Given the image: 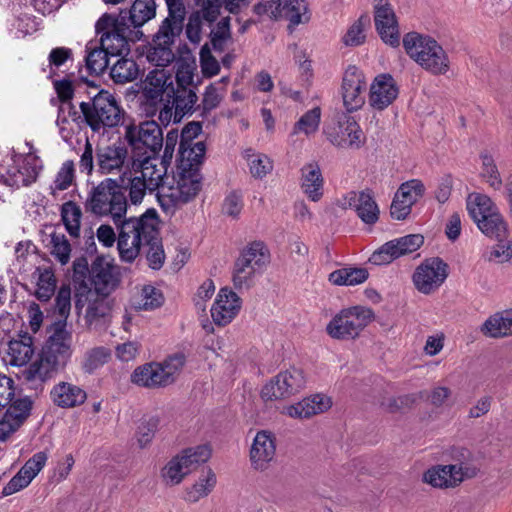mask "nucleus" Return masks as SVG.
<instances>
[{
    "label": "nucleus",
    "instance_id": "obj_1",
    "mask_svg": "<svg viewBox=\"0 0 512 512\" xmlns=\"http://www.w3.org/2000/svg\"><path fill=\"white\" fill-rule=\"evenodd\" d=\"M198 130H181L179 159L172 180L162 187L159 201L164 209L179 207L192 201L202 188L200 167L206 146L203 141L193 143Z\"/></svg>",
    "mask_w": 512,
    "mask_h": 512
},
{
    "label": "nucleus",
    "instance_id": "obj_2",
    "mask_svg": "<svg viewBox=\"0 0 512 512\" xmlns=\"http://www.w3.org/2000/svg\"><path fill=\"white\" fill-rule=\"evenodd\" d=\"M159 218L155 209L139 217H130L118 226V251L122 261L132 263L147 247L146 259L150 268L159 270L165 262V252L159 237Z\"/></svg>",
    "mask_w": 512,
    "mask_h": 512
},
{
    "label": "nucleus",
    "instance_id": "obj_3",
    "mask_svg": "<svg viewBox=\"0 0 512 512\" xmlns=\"http://www.w3.org/2000/svg\"><path fill=\"white\" fill-rule=\"evenodd\" d=\"M406 53L421 68L433 75H443L450 67L447 53L442 46L430 36L410 32L403 38Z\"/></svg>",
    "mask_w": 512,
    "mask_h": 512
},
{
    "label": "nucleus",
    "instance_id": "obj_4",
    "mask_svg": "<svg viewBox=\"0 0 512 512\" xmlns=\"http://www.w3.org/2000/svg\"><path fill=\"white\" fill-rule=\"evenodd\" d=\"M79 112L82 119L79 125L86 123L90 128H135L133 124L126 123L123 111L118 106L115 98L107 91H99L93 98L92 103L81 102Z\"/></svg>",
    "mask_w": 512,
    "mask_h": 512
},
{
    "label": "nucleus",
    "instance_id": "obj_5",
    "mask_svg": "<svg viewBox=\"0 0 512 512\" xmlns=\"http://www.w3.org/2000/svg\"><path fill=\"white\" fill-rule=\"evenodd\" d=\"M95 29L100 34V45L110 57H121L130 52V42L139 39L142 32L133 30L126 23V16L120 14L114 17L109 14L102 15L96 22Z\"/></svg>",
    "mask_w": 512,
    "mask_h": 512
},
{
    "label": "nucleus",
    "instance_id": "obj_6",
    "mask_svg": "<svg viewBox=\"0 0 512 512\" xmlns=\"http://www.w3.org/2000/svg\"><path fill=\"white\" fill-rule=\"evenodd\" d=\"M87 205L97 216L111 217L117 227L124 221L127 212V199L116 180L106 178L93 187Z\"/></svg>",
    "mask_w": 512,
    "mask_h": 512
},
{
    "label": "nucleus",
    "instance_id": "obj_7",
    "mask_svg": "<svg viewBox=\"0 0 512 512\" xmlns=\"http://www.w3.org/2000/svg\"><path fill=\"white\" fill-rule=\"evenodd\" d=\"M467 211L487 237L500 239L507 233V223L492 199L482 193H471L466 200Z\"/></svg>",
    "mask_w": 512,
    "mask_h": 512
},
{
    "label": "nucleus",
    "instance_id": "obj_8",
    "mask_svg": "<svg viewBox=\"0 0 512 512\" xmlns=\"http://www.w3.org/2000/svg\"><path fill=\"white\" fill-rule=\"evenodd\" d=\"M211 457V449L207 445H198L183 449L174 455L161 469L160 478L166 486H176L206 463Z\"/></svg>",
    "mask_w": 512,
    "mask_h": 512
},
{
    "label": "nucleus",
    "instance_id": "obj_9",
    "mask_svg": "<svg viewBox=\"0 0 512 512\" xmlns=\"http://www.w3.org/2000/svg\"><path fill=\"white\" fill-rule=\"evenodd\" d=\"M374 312L365 306L342 309L326 327L329 336L338 340L355 339L373 321Z\"/></svg>",
    "mask_w": 512,
    "mask_h": 512
},
{
    "label": "nucleus",
    "instance_id": "obj_10",
    "mask_svg": "<svg viewBox=\"0 0 512 512\" xmlns=\"http://www.w3.org/2000/svg\"><path fill=\"white\" fill-rule=\"evenodd\" d=\"M41 169V159L30 149L26 154L13 155L1 178L5 185L19 189L34 183Z\"/></svg>",
    "mask_w": 512,
    "mask_h": 512
},
{
    "label": "nucleus",
    "instance_id": "obj_11",
    "mask_svg": "<svg viewBox=\"0 0 512 512\" xmlns=\"http://www.w3.org/2000/svg\"><path fill=\"white\" fill-rule=\"evenodd\" d=\"M448 277V265L439 257L425 259L414 270L412 282L424 295L436 292Z\"/></svg>",
    "mask_w": 512,
    "mask_h": 512
},
{
    "label": "nucleus",
    "instance_id": "obj_12",
    "mask_svg": "<svg viewBox=\"0 0 512 512\" xmlns=\"http://www.w3.org/2000/svg\"><path fill=\"white\" fill-rule=\"evenodd\" d=\"M306 384L303 371L290 368L273 377L261 390L264 400H281L299 393Z\"/></svg>",
    "mask_w": 512,
    "mask_h": 512
},
{
    "label": "nucleus",
    "instance_id": "obj_13",
    "mask_svg": "<svg viewBox=\"0 0 512 512\" xmlns=\"http://www.w3.org/2000/svg\"><path fill=\"white\" fill-rule=\"evenodd\" d=\"M181 26L170 25L168 21H163L158 32L153 38V48L149 51L148 59L156 66L164 67L174 60V53L171 46L175 39L182 32Z\"/></svg>",
    "mask_w": 512,
    "mask_h": 512
},
{
    "label": "nucleus",
    "instance_id": "obj_14",
    "mask_svg": "<svg viewBox=\"0 0 512 512\" xmlns=\"http://www.w3.org/2000/svg\"><path fill=\"white\" fill-rule=\"evenodd\" d=\"M338 205L343 209L354 210L366 224H374L379 219V207L369 189L346 193L338 200Z\"/></svg>",
    "mask_w": 512,
    "mask_h": 512
},
{
    "label": "nucleus",
    "instance_id": "obj_15",
    "mask_svg": "<svg viewBox=\"0 0 512 512\" xmlns=\"http://www.w3.org/2000/svg\"><path fill=\"white\" fill-rule=\"evenodd\" d=\"M374 21L381 39L393 47L400 43L398 22L388 0H374Z\"/></svg>",
    "mask_w": 512,
    "mask_h": 512
},
{
    "label": "nucleus",
    "instance_id": "obj_16",
    "mask_svg": "<svg viewBox=\"0 0 512 512\" xmlns=\"http://www.w3.org/2000/svg\"><path fill=\"white\" fill-rule=\"evenodd\" d=\"M366 90L365 77L361 70L355 66H349L343 76L342 97L347 111H355L365 102Z\"/></svg>",
    "mask_w": 512,
    "mask_h": 512
},
{
    "label": "nucleus",
    "instance_id": "obj_17",
    "mask_svg": "<svg viewBox=\"0 0 512 512\" xmlns=\"http://www.w3.org/2000/svg\"><path fill=\"white\" fill-rule=\"evenodd\" d=\"M169 166L170 163L164 162V159L149 155L139 161L135 174L146 182L150 192L158 190L159 197L162 187L168 183L166 174Z\"/></svg>",
    "mask_w": 512,
    "mask_h": 512
},
{
    "label": "nucleus",
    "instance_id": "obj_18",
    "mask_svg": "<svg viewBox=\"0 0 512 512\" xmlns=\"http://www.w3.org/2000/svg\"><path fill=\"white\" fill-rule=\"evenodd\" d=\"M469 476L468 469L459 465H434L423 473L422 481L433 488L447 489L458 486Z\"/></svg>",
    "mask_w": 512,
    "mask_h": 512
},
{
    "label": "nucleus",
    "instance_id": "obj_19",
    "mask_svg": "<svg viewBox=\"0 0 512 512\" xmlns=\"http://www.w3.org/2000/svg\"><path fill=\"white\" fill-rule=\"evenodd\" d=\"M242 306L241 298L231 289L222 288L211 307V317L218 326H226L239 314Z\"/></svg>",
    "mask_w": 512,
    "mask_h": 512
},
{
    "label": "nucleus",
    "instance_id": "obj_20",
    "mask_svg": "<svg viewBox=\"0 0 512 512\" xmlns=\"http://www.w3.org/2000/svg\"><path fill=\"white\" fill-rule=\"evenodd\" d=\"M276 454V440L274 435L261 430L255 435L249 453L251 467L257 471H264L274 460Z\"/></svg>",
    "mask_w": 512,
    "mask_h": 512
},
{
    "label": "nucleus",
    "instance_id": "obj_21",
    "mask_svg": "<svg viewBox=\"0 0 512 512\" xmlns=\"http://www.w3.org/2000/svg\"><path fill=\"white\" fill-rule=\"evenodd\" d=\"M87 307L84 314L85 327L89 330H97L110 322L112 306L103 295L89 292Z\"/></svg>",
    "mask_w": 512,
    "mask_h": 512
},
{
    "label": "nucleus",
    "instance_id": "obj_22",
    "mask_svg": "<svg viewBox=\"0 0 512 512\" xmlns=\"http://www.w3.org/2000/svg\"><path fill=\"white\" fill-rule=\"evenodd\" d=\"M53 84L61 101L56 120L57 125H79V120L82 119V116L70 101L73 95L71 81L67 79L55 80Z\"/></svg>",
    "mask_w": 512,
    "mask_h": 512
},
{
    "label": "nucleus",
    "instance_id": "obj_23",
    "mask_svg": "<svg viewBox=\"0 0 512 512\" xmlns=\"http://www.w3.org/2000/svg\"><path fill=\"white\" fill-rule=\"evenodd\" d=\"M300 187L313 202L321 200L324 194V177L318 162L310 161L300 169Z\"/></svg>",
    "mask_w": 512,
    "mask_h": 512
},
{
    "label": "nucleus",
    "instance_id": "obj_24",
    "mask_svg": "<svg viewBox=\"0 0 512 512\" xmlns=\"http://www.w3.org/2000/svg\"><path fill=\"white\" fill-rule=\"evenodd\" d=\"M332 406L330 397L324 394H315L306 397L296 404L285 407L284 413L292 418L304 419L324 413Z\"/></svg>",
    "mask_w": 512,
    "mask_h": 512
},
{
    "label": "nucleus",
    "instance_id": "obj_25",
    "mask_svg": "<svg viewBox=\"0 0 512 512\" xmlns=\"http://www.w3.org/2000/svg\"><path fill=\"white\" fill-rule=\"evenodd\" d=\"M172 97L173 105L164 106L158 115V120L164 127H167L170 123H180L182 118L191 112L197 100V95L194 91L187 92V97H182L180 94L172 95Z\"/></svg>",
    "mask_w": 512,
    "mask_h": 512
},
{
    "label": "nucleus",
    "instance_id": "obj_26",
    "mask_svg": "<svg viewBox=\"0 0 512 512\" xmlns=\"http://www.w3.org/2000/svg\"><path fill=\"white\" fill-rule=\"evenodd\" d=\"M398 88L390 75H379L375 78L370 88V104L373 108L383 110L397 97Z\"/></svg>",
    "mask_w": 512,
    "mask_h": 512
},
{
    "label": "nucleus",
    "instance_id": "obj_27",
    "mask_svg": "<svg viewBox=\"0 0 512 512\" xmlns=\"http://www.w3.org/2000/svg\"><path fill=\"white\" fill-rule=\"evenodd\" d=\"M52 402L60 408H74L87 399L86 391L70 382H59L50 391Z\"/></svg>",
    "mask_w": 512,
    "mask_h": 512
},
{
    "label": "nucleus",
    "instance_id": "obj_28",
    "mask_svg": "<svg viewBox=\"0 0 512 512\" xmlns=\"http://www.w3.org/2000/svg\"><path fill=\"white\" fill-rule=\"evenodd\" d=\"M272 7L276 11V20H287L290 29L306 23L310 19L305 0H276V5H272Z\"/></svg>",
    "mask_w": 512,
    "mask_h": 512
},
{
    "label": "nucleus",
    "instance_id": "obj_29",
    "mask_svg": "<svg viewBox=\"0 0 512 512\" xmlns=\"http://www.w3.org/2000/svg\"><path fill=\"white\" fill-rule=\"evenodd\" d=\"M143 90L147 98L157 100L164 94L168 98L175 94L172 77L164 69L150 71L143 83Z\"/></svg>",
    "mask_w": 512,
    "mask_h": 512
},
{
    "label": "nucleus",
    "instance_id": "obj_30",
    "mask_svg": "<svg viewBox=\"0 0 512 512\" xmlns=\"http://www.w3.org/2000/svg\"><path fill=\"white\" fill-rule=\"evenodd\" d=\"M91 278L97 295L107 296L117 285L114 267L101 259L92 264Z\"/></svg>",
    "mask_w": 512,
    "mask_h": 512
},
{
    "label": "nucleus",
    "instance_id": "obj_31",
    "mask_svg": "<svg viewBox=\"0 0 512 512\" xmlns=\"http://www.w3.org/2000/svg\"><path fill=\"white\" fill-rule=\"evenodd\" d=\"M72 333L67 329V322L59 320L52 325V333L49 337V350L56 354L57 358L64 361L71 354Z\"/></svg>",
    "mask_w": 512,
    "mask_h": 512
},
{
    "label": "nucleus",
    "instance_id": "obj_32",
    "mask_svg": "<svg viewBox=\"0 0 512 512\" xmlns=\"http://www.w3.org/2000/svg\"><path fill=\"white\" fill-rule=\"evenodd\" d=\"M480 331L490 338L512 336V309L497 312L488 317Z\"/></svg>",
    "mask_w": 512,
    "mask_h": 512
},
{
    "label": "nucleus",
    "instance_id": "obj_33",
    "mask_svg": "<svg viewBox=\"0 0 512 512\" xmlns=\"http://www.w3.org/2000/svg\"><path fill=\"white\" fill-rule=\"evenodd\" d=\"M131 382L145 388H161L168 386L158 362H150L138 366L131 374Z\"/></svg>",
    "mask_w": 512,
    "mask_h": 512
},
{
    "label": "nucleus",
    "instance_id": "obj_34",
    "mask_svg": "<svg viewBox=\"0 0 512 512\" xmlns=\"http://www.w3.org/2000/svg\"><path fill=\"white\" fill-rule=\"evenodd\" d=\"M217 477L215 472L206 467L202 469L197 480L185 489L184 499L190 503H196L200 499L207 497L215 488Z\"/></svg>",
    "mask_w": 512,
    "mask_h": 512
},
{
    "label": "nucleus",
    "instance_id": "obj_35",
    "mask_svg": "<svg viewBox=\"0 0 512 512\" xmlns=\"http://www.w3.org/2000/svg\"><path fill=\"white\" fill-rule=\"evenodd\" d=\"M163 130H126V138L134 149L146 147L156 155L163 146Z\"/></svg>",
    "mask_w": 512,
    "mask_h": 512
},
{
    "label": "nucleus",
    "instance_id": "obj_36",
    "mask_svg": "<svg viewBox=\"0 0 512 512\" xmlns=\"http://www.w3.org/2000/svg\"><path fill=\"white\" fill-rule=\"evenodd\" d=\"M238 257L259 273L270 263V251L267 245L260 240L248 243Z\"/></svg>",
    "mask_w": 512,
    "mask_h": 512
},
{
    "label": "nucleus",
    "instance_id": "obj_37",
    "mask_svg": "<svg viewBox=\"0 0 512 512\" xmlns=\"http://www.w3.org/2000/svg\"><path fill=\"white\" fill-rule=\"evenodd\" d=\"M120 14L126 16V22L129 21V26L134 30L155 17L156 3L154 0H134L128 12L122 11Z\"/></svg>",
    "mask_w": 512,
    "mask_h": 512
},
{
    "label": "nucleus",
    "instance_id": "obj_38",
    "mask_svg": "<svg viewBox=\"0 0 512 512\" xmlns=\"http://www.w3.org/2000/svg\"><path fill=\"white\" fill-rule=\"evenodd\" d=\"M59 359L50 353L42 356L39 361L32 363L24 372V377L29 382L40 383L52 377L57 370Z\"/></svg>",
    "mask_w": 512,
    "mask_h": 512
},
{
    "label": "nucleus",
    "instance_id": "obj_39",
    "mask_svg": "<svg viewBox=\"0 0 512 512\" xmlns=\"http://www.w3.org/2000/svg\"><path fill=\"white\" fill-rule=\"evenodd\" d=\"M330 143L338 148L359 149L366 142L363 130H325Z\"/></svg>",
    "mask_w": 512,
    "mask_h": 512
},
{
    "label": "nucleus",
    "instance_id": "obj_40",
    "mask_svg": "<svg viewBox=\"0 0 512 512\" xmlns=\"http://www.w3.org/2000/svg\"><path fill=\"white\" fill-rule=\"evenodd\" d=\"M32 344V338L28 335L11 340L8 344L7 362L12 366L26 365L34 353Z\"/></svg>",
    "mask_w": 512,
    "mask_h": 512
},
{
    "label": "nucleus",
    "instance_id": "obj_41",
    "mask_svg": "<svg viewBox=\"0 0 512 512\" xmlns=\"http://www.w3.org/2000/svg\"><path fill=\"white\" fill-rule=\"evenodd\" d=\"M369 276L365 268L344 267L331 272L328 280L337 286H355L362 284Z\"/></svg>",
    "mask_w": 512,
    "mask_h": 512
},
{
    "label": "nucleus",
    "instance_id": "obj_42",
    "mask_svg": "<svg viewBox=\"0 0 512 512\" xmlns=\"http://www.w3.org/2000/svg\"><path fill=\"white\" fill-rule=\"evenodd\" d=\"M127 157L124 147H106L98 153V164L103 173H112L120 170Z\"/></svg>",
    "mask_w": 512,
    "mask_h": 512
},
{
    "label": "nucleus",
    "instance_id": "obj_43",
    "mask_svg": "<svg viewBox=\"0 0 512 512\" xmlns=\"http://www.w3.org/2000/svg\"><path fill=\"white\" fill-rule=\"evenodd\" d=\"M139 73L137 64L132 59L121 56L110 70V76L115 83L125 84L134 81Z\"/></svg>",
    "mask_w": 512,
    "mask_h": 512
},
{
    "label": "nucleus",
    "instance_id": "obj_44",
    "mask_svg": "<svg viewBox=\"0 0 512 512\" xmlns=\"http://www.w3.org/2000/svg\"><path fill=\"white\" fill-rule=\"evenodd\" d=\"M247 161L251 175L256 179H262L273 169L271 159L261 153H255L252 149H247L243 154Z\"/></svg>",
    "mask_w": 512,
    "mask_h": 512
},
{
    "label": "nucleus",
    "instance_id": "obj_45",
    "mask_svg": "<svg viewBox=\"0 0 512 512\" xmlns=\"http://www.w3.org/2000/svg\"><path fill=\"white\" fill-rule=\"evenodd\" d=\"M112 352L108 347L97 346L86 351L82 368L86 373H94L111 359Z\"/></svg>",
    "mask_w": 512,
    "mask_h": 512
},
{
    "label": "nucleus",
    "instance_id": "obj_46",
    "mask_svg": "<svg viewBox=\"0 0 512 512\" xmlns=\"http://www.w3.org/2000/svg\"><path fill=\"white\" fill-rule=\"evenodd\" d=\"M259 274L257 270L246 264L239 257L236 259L233 267L232 282L236 289H248L253 283L256 275Z\"/></svg>",
    "mask_w": 512,
    "mask_h": 512
},
{
    "label": "nucleus",
    "instance_id": "obj_47",
    "mask_svg": "<svg viewBox=\"0 0 512 512\" xmlns=\"http://www.w3.org/2000/svg\"><path fill=\"white\" fill-rule=\"evenodd\" d=\"M61 217L68 233L73 237H77L80 232L82 217L80 207L72 201L64 203L61 208Z\"/></svg>",
    "mask_w": 512,
    "mask_h": 512
},
{
    "label": "nucleus",
    "instance_id": "obj_48",
    "mask_svg": "<svg viewBox=\"0 0 512 512\" xmlns=\"http://www.w3.org/2000/svg\"><path fill=\"white\" fill-rule=\"evenodd\" d=\"M85 57L86 67L90 73L101 74L109 64V54L100 45H88Z\"/></svg>",
    "mask_w": 512,
    "mask_h": 512
},
{
    "label": "nucleus",
    "instance_id": "obj_49",
    "mask_svg": "<svg viewBox=\"0 0 512 512\" xmlns=\"http://www.w3.org/2000/svg\"><path fill=\"white\" fill-rule=\"evenodd\" d=\"M480 158L482 162L481 177L491 188L494 190H500L503 182L493 157L489 154L483 153Z\"/></svg>",
    "mask_w": 512,
    "mask_h": 512
},
{
    "label": "nucleus",
    "instance_id": "obj_50",
    "mask_svg": "<svg viewBox=\"0 0 512 512\" xmlns=\"http://www.w3.org/2000/svg\"><path fill=\"white\" fill-rule=\"evenodd\" d=\"M195 64L188 62H180L177 65L175 79L177 82L178 89L175 90V94H180L182 97H187V92L192 91L187 89L193 82Z\"/></svg>",
    "mask_w": 512,
    "mask_h": 512
},
{
    "label": "nucleus",
    "instance_id": "obj_51",
    "mask_svg": "<svg viewBox=\"0 0 512 512\" xmlns=\"http://www.w3.org/2000/svg\"><path fill=\"white\" fill-rule=\"evenodd\" d=\"M184 364L185 356L182 353L174 354L165 359L163 362L158 363L167 385L174 383Z\"/></svg>",
    "mask_w": 512,
    "mask_h": 512
},
{
    "label": "nucleus",
    "instance_id": "obj_52",
    "mask_svg": "<svg viewBox=\"0 0 512 512\" xmlns=\"http://www.w3.org/2000/svg\"><path fill=\"white\" fill-rule=\"evenodd\" d=\"M425 191V185L420 179H411L403 182L396 193L399 197L414 205L424 196Z\"/></svg>",
    "mask_w": 512,
    "mask_h": 512
},
{
    "label": "nucleus",
    "instance_id": "obj_53",
    "mask_svg": "<svg viewBox=\"0 0 512 512\" xmlns=\"http://www.w3.org/2000/svg\"><path fill=\"white\" fill-rule=\"evenodd\" d=\"M5 414L7 419H12L20 426L24 423L30 414L32 408V401L28 397L18 398L11 401Z\"/></svg>",
    "mask_w": 512,
    "mask_h": 512
},
{
    "label": "nucleus",
    "instance_id": "obj_54",
    "mask_svg": "<svg viewBox=\"0 0 512 512\" xmlns=\"http://www.w3.org/2000/svg\"><path fill=\"white\" fill-rule=\"evenodd\" d=\"M39 22L27 13L18 16L11 24L10 32L16 38H22L38 30Z\"/></svg>",
    "mask_w": 512,
    "mask_h": 512
},
{
    "label": "nucleus",
    "instance_id": "obj_55",
    "mask_svg": "<svg viewBox=\"0 0 512 512\" xmlns=\"http://www.w3.org/2000/svg\"><path fill=\"white\" fill-rule=\"evenodd\" d=\"M74 163L73 161H65L59 171L57 172L56 178L53 185L50 187L51 194L56 196L57 191H63L68 189L74 180Z\"/></svg>",
    "mask_w": 512,
    "mask_h": 512
},
{
    "label": "nucleus",
    "instance_id": "obj_56",
    "mask_svg": "<svg viewBox=\"0 0 512 512\" xmlns=\"http://www.w3.org/2000/svg\"><path fill=\"white\" fill-rule=\"evenodd\" d=\"M244 208L243 194L240 191H230L224 198L221 211L232 219H238Z\"/></svg>",
    "mask_w": 512,
    "mask_h": 512
},
{
    "label": "nucleus",
    "instance_id": "obj_57",
    "mask_svg": "<svg viewBox=\"0 0 512 512\" xmlns=\"http://www.w3.org/2000/svg\"><path fill=\"white\" fill-rule=\"evenodd\" d=\"M71 245L63 234L53 233L51 235V254L62 265L70 260Z\"/></svg>",
    "mask_w": 512,
    "mask_h": 512
},
{
    "label": "nucleus",
    "instance_id": "obj_58",
    "mask_svg": "<svg viewBox=\"0 0 512 512\" xmlns=\"http://www.w3.org/2000/svg\"><path fill=\"white\" fill-rule=\"evenodd\" d=\"M141 300L138 308L142 310H153L160 307L164 302L163 294L152 285H145L141 289Z\"/></svg>",
    "mask_w": 512,
    "mask_h": 512
},
{
    "label": "nucleus",
    "instance_id": "obj_59",
    "mask_svg": "<svg viewBox=\"0 0 512 512\" xmlns=\"http://www.w3.org/2000/svg\"><path fill=\"white\" fill-rule=\"evenodd\" d=\"M399 257L411 254L418 250L424 243L420 234H409L392 240Z\"/></svg>",
    "mask_w": 512,
    "mask_h": 512
},
{
    "label": "nucleus",
    "instance_id": "obj_60",
    "mask_svg": "<svg viewBox=\"0 0 512 512\" xmlns=\"http://www.w3.org/2000/svg\"><path fill=\"white\" fill-rule=\"evenodd\" d=\"M368 21V17L361 16L349 27L343 37V42L346 46H359L365 41L364 26Z\"/></svg>",
    "mask_w": 512,
    "mask_h": 512
},
{
    "label": "nucleus",
    "instance_id": "obj_61",
    "mask_svg": "<svg viewBox=\"0 0 512 512\" xmlns=\"http://www.w3.org/2000/svg\"><path fill=\"white\" fill-rule=\"evenodd\" d=\"M56 287L55 279L51 271L45 270L40 273L38 282H37V290L36 296L41 301H47L54 294Z\"/></svg>",
    "mask_w": 512,
    "mask_h": 512
},
{
    "label": "nucleus",
    "instance_id": "obj_62",
    "mask_svg": "<svg viewBox=\"0 0 512 512\" xmlns=\"http://www.w3.org/2000/svg\"><path fill=\"white\" fill-rule=\"evenodd\" d=\"M399 258L395 245L392 240L383 244L379 249L374 251L369 258V262L374 265H386L393 260Z\"/></svg>",
    "mask_w": 512,
    "mask_h": 512
},
{
    "label": "nucleus",
    "instance_id": "obj_63",
    "mask_svg": "<svg viewBox=\"0 0 512 512\" xmlns=\"http://www.w3.org/2000/svg\"><path fill=\"white\" fill-rule=\"evenodd\" d=\"M158 417H150L138 427L137 441L141 447L147 446L153 439L159 426Z\"/></svg>",
    "mask_w": 512,
    "mask_h": 512
},
{
    "label": "nucleus",
    "instance_id": "obj_64",
    "mask_svg": "<svg viewBox=\"0 0 512 512\" xmlns=\"http://www.w3.org/2000/svg\"><path fill=\"white\" fill-rule=\"evenodd\" d=\"M48 456L46 452L40 451L35 453L31 458H29L21 470L24 474H26L31 480H33L39 472L46 465Z\"/></svg>",
    "mask_w": 512,
    "mask_h": 512
}]
</instances>
